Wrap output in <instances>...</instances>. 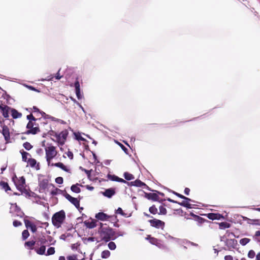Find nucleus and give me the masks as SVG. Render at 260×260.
Segmentation results:
<instances>
[{
	"instance_id": "obj_1",
	"label": "nucleus",
	"mask_w": 260,
	"mask_h": 260,
	"mask_svg": "<svg viewBox=\"0 0 260 260\" xmlns=\"http://www.w3.org/2000/svg\"><path fill=\"white\" fill-rule=\"evenodd\" d=\"M45 150L46 158L48 166H53V163L51 162V160L56 156L57 153L56 148L51 145H49L45 147Z\"/></svg>"
},
{
	"instance_id": "obj_2",
	"label": "nucleus",
	"mask_w": 260,
	"mask_h": 260,
	"mask_svg": "<svg viewBox=\"0 0 260 260\" xmlns=\"http://www.w3.org/2000/svg\"><path fill=\"white\" fill-rule=\"evenodd\" d=\"M65 218V213L61 211L56 213L52 217V220L54 225L59 228Z\"/></svg>"
},
{
	"instance_id": "obj_3",
	"label": "nucleus",
	"mask_w": 260,
	"mask_h": 260,
	"mask_svg": "<svg viewBox=\"0 0 260 260\" xmlns=\"http://www.w3.org/2000/svg\"><path fill=\"white\" fill-rule=\"evenodd\" d=\"M13 180L18 190L21 192L25 190V181L23 177H17L15 176L13 178Z\"/></svg>"
},
{
	"instance_id": "obj_4",
	"label": "nucleus",
	"mask_w": 260,
	"mask_h": 260,
	"mask_svg": "<svg viewBox=\"0 0 260 260\" xmlns=\"http://www.w3.org/2000/svg\"><path fill=\"white\" fill-rule=\"evenodd\" d=\"M114 232L110 229H103L101 232V238L107 242L111 239H114Z\"/></svg>"
},
{
	"instance_id": "obj_5",
	"label": "nucleus",
	"mask_w": 260,
	"mask_h": 260,
	"mask_svg": "<svg viewBox=\"0 0 260 260\" xmlns=\"http://www.w3.org/2000/svg\"><path fill=\"white\" fill-rule=\"evenodd\" d=\"M68 135V132L67 130L63 131L59 134H57L56 141L59 145H62L64 144Z\"/></svg>"
},
{
	"instance_id": "obj_6",
	"label": "nucleus",
	"mask_w": 260,
	"mask_h": 260,
	"mask_svg": "<svg viewBox=\"0 0 260 260\" xmlns=\"http://www.w3.org/2000/svg\"><path fill=\"white\" fill-rule=\"evenodd\" d=\"M2 127V133L4 137L6 143L10 142V137L9 128L6 125L1 126Z\"/></svg>"
},
{
	"instance_id": "obj_7",
	"label": "nucleus",
	"mask_w": 260,
	"mask_h": 260,
	"mask_svg": "<svg viewBox=\"0 0 260 260\" xmlns=\"http://www.w3.org/2000/svg\"><path fill=\"white\" fill-rule=\"evenodd\" d=\"M149 222L151 226L156 228L163 229L165 225V223L163 221L156 219L150 220Z\"/></svg>"
},
{
	"instance_id": "obj_8",
	"label": "nucleus",
	"mask_w": 260,
	"mask_h": 260,
	"mask_svg": "<svg viewBox=\"0 0 260 260\" xmlns=\"http://www.w3.org/2000/svg\"><path fill=\"white\" fill-rule=\"evenodd\" d=\"M0 109L2 112L3 115L5 118H8L9 115V113H11V108L7 106H3L0 105Z\"/></svg>"
},
{
	"instance_id": "obj_9",
	"label": "nucleus",
	"mask_w": 260,
	"mask_h": 260,
	"mask_svg": "<svg viewBox=\"0 0 260 260\" xmlns=\"http://www.w3.org/2000/svg\"><path fill=\"white\" fill-rule=\"evenodd\" d=\"M146 239L149 240V242L150 243H151L152 244L155 245L159 248L162 247L163 246V244L161 242V241H159L158 240H157L154 238L151 237L150 236H148L146 238Z\"/></svg>"
},
{
	"instance_id": "obj_10",
	"label": "nucleus",
	"mask_w": 260,
	"mask_h": 260,
	"mask_svg": "<svg viewBox=\"0 0 260 260\" xmlns=\"http://www.w3.org/2000/svg\"><path fill=\"white\" fill-rule=\"evenodd\" d=\"M65 197L66 199L74 204L76 207L78 208L79 206V201L77 198H73L69 194H67Z\"/></svg>"
},
{
	"instance_id": "obj_11",
	"label": "nucleus",
	"mask_w": 260,
	"mask_h": 260,
	"mask_svg": "<svg viewBox=\"0 0 260 260\" xmlns=\"http://www.w3.org/2000/svg\"><path fill=\"white\" fill-rule=\"evenodd\" d=\"M24 223L26 228L30 229L33 233H35L37 231V228L36 225L32 223L29 220L25 219Z\"/></svg>"
},
{
	"instance_id": "obj_12",
	"label": "nucleus",
	"mask_w": 260,
	"mask_h": 260,
	"mask_svg": "<svg viewBox=\"0 0 260 260\" xmlns=\"http://www.w3.org/2000/svg\"><path fill=\"white\" fill-rule=\"evenodd\" d=\"M207 216L209 219L211 220L224 219L223 216L218 213H209L207 214Z\"/></svg>"
},
{
	"instance_id": "obj_13",
	"label": "nucleus",
	"mask_w": 260,
	"mask_h": 260,
	"mask_svg": "<svg viewBox=\"0 0 260 260\" xmlns=\"http://www.w3.org/2000/svg\"><path fill=\"white\" fill-rule=\"evenodd\" d=\"M190 199L185 197L184 198V200H183L182 202L180 203L179 204L187 208H192L193 205L190 203Z\"/></svg>"
},
{
	"instance_id": "obj_14",
	"label": "nucleus",
	"mask_w": 260,
	"mask_h": 260,
	"mask_svg": "<svg viewBox=\"0 0 260 260\" xmlns=\"http://www.w3.org/2000/svg\"><path fill=\"white\" fill-rule=\"evenodd\" d=\"M10 212L11 213H15L16 212V214L17 216L21 215V212L20 209L18 207L17 205L16 204H11V207H10Z\"/></svg>"
},
{
	"instance_id": "obj_15",
	"label": "nucleus",
	"mask_w": 260,
	"mask_h": 260,
	"mask_svg": "<svg viewBox=\"0 0 260 260\" xmlns=\"http://www.w3.org/2000/svg\"><path fill=\"white\" fill-rule=\"evenodd\" d=\"M95 218L102 221H105L109 218V216L103 212H99L95 215Z\"/></svg>"
},
{
	"instance_id": "obj_16",
	"label": "nucleus",
	"mask_w": 260,
	"mask_h": 260,
	"mask_svg": "<svg viewBox=\"0 0 260 260\" xmlns=\"http://www.w3.org/2000/svg\"><path fill=\"white\" fill-rule=\"evenodd\" d=\"M27 165L31 167L39 169V166L37 164L36 160L32 158H28L27 160Z\"/></svg>"
},
{
	"instance_id": "obj_17",
	"label": "nucleus",
	"mask_w": 260,
	"mask_h": 260,
	"mask_svg": "<svg viewBox=\"0 0 260 260\" xmlns=\"http://www.w3.org/2000/svg\"><path fill=\"white\" fill-rule=\"evenodd\" d=\"M128 184L131 186H135L141 187L146 186V184L142 182L139 180H136L134 181H132L130 183H129Z\"/></svg>"
},
{
	"instance_id": "obj_18",
	"label": "nucleus",
	"mask_w": 260,
	"mask_h": 260,
	"mask_svg": "<svg viewBox=\"0 0 260 260\" xmlns=\"http://www.w3.org/2000/svg\"><path fill=\"white\" fill-rule=\"evenodd\" d=\"M74 135L75 136V139L77 140H78V141H86V139L82 137V135H84L87 136V137L90 138L88 135H86L84 134H81L79 132L74 133Z\"/></svg>"
},
{
	"instance_id": "obj_19",
	"label": "nucleus",
	"mask_w": 260,
	"mask_h": 260,
	"mask_svg": "<svg viewBox=\"0 0 260 260\" xmlns=\"http://www.w3.org/2000/svg\"><path fill=\"white\" fill-rule=\"evenodd\" d=\"M75 87L76 90V94L78 99H80L82 98V95L80 93V84L78 81H76L75 83Z\"/></svg>"
},
{
	"instance_id": "obj_20",
	"label": "nucleus",
	"mask_w": 260,
	"mask_h": 260,
	"mask_svg": "<svg viewBox=\"0 0 260 260\" xmlns=\"http://www.w3.org/2000/svg\"><path fill=\"white\" fill-rule=\"evenodd\" d=\"M115 193V191L112 188L107 189L103 192V194L108 198H111Z\"/></svg>"
},
{
	"instance_id": "obj_21",
	"label": "nucleus",
	"mask_w": 260,
	"mask_h": 260,
	"mask_svg": "<svg viewBox=\"0 0 260 260\" xmlns=\"http://www.w3.org/2000/svg\"><path fill=\"white\" fill-rule=\"evenodd\" d=\"M109 179L112 181H115L119 182L122 183H126V181L124 180V179L119 178L118 177L115 176V175H109L108 176Z\"/></svg>"
},
{
	"instance_id": "obj_22",
	"label": "nucleus",
	"mask_w": 260,
	"mask_h": 260,
	"mask_svg": "<svg viewBox=\"0 0 260 260\" xmlns=\"http://www.w3.org/2000/svg\"><path fill=\"white\" fill-rule=\"evenodd\" d=\"M52 166H55V167L60 168L62 170H63L64 171H66L67 172H70L69 169H68V168L67 166H64L61 162H57V163L53 164V165Z\"/></svg>"
},
{
	"instance_id": "obj_23",
	"label": "nucleus",
	"mask_w": 260,
	"mask_h": 260,
	"mask_svg": "<svg viewBox=\"0 0 260 260\" xmlns=\"http://www.w3.org/2000/svg\"><path fill=\"white\" fill-rule=\"evenodd\" d=\"M11 115L13 118H18L21 117L22 114L21 113L18 112L16 110L11 109Z\"/></svg>"
},
{
	"instance_id": "obj_24",
	"label": "nucleus",
	"mask_w": 260,
	"mask_h": 260,
	"mask_svg": "<svg viewBox=\"0 0 260 260\" xmlns=\"http://www.w3.org/2000/svg\"><path fill=\"white\" fill-rule=\"evenodd\" d=\"M85 223L87 227L90 229H92L96 226V221L95 220H92L91 221H86Z\"/></svg>"
},
{
	"instance_id": "obj_25",
	"label": "nucleus",
	"mask_w": 260,
	"mask_h": 260,
	"mask_svg": "<svg viewBox=\"0 0 260 260\" xmlns=\"http://www.w3.org/2000/svg\"><path fill=\"white\" fill-rule=\"evenodd\" d=\"M46 247L45 246H42L36 250V252L38 254L40 255L45 254Z\"/></svg>"
},
{
	"instance_id": "obj_26",
	"label": "nucleus",
	"mask_w": 260,
	"mask_h": 260,
	"mask_svg": "<svg viewBox=\"0 0 260 260\" xmlns=\"http://www.w3.org/2000/svg\"><path fill=\"white\" fill-rule=\"evenodd\" d=\"M21 154H22V160L24 161L27 162L28 158H31L30 155L26 152L23 151V152H21Z\"/></svg>"
},
{
	"instance_id": "obj_27",
	"label": "nucleus",
	"mask_w": 260,
	"mask_h": 260,
	"mask_svg": "<svg viewBox=\"0 0 260 260\" xmlns=\"http://www.w3.org/2000/svg\"><path fill=\"white\" fill-rule=\"evenodd\" d=\"M0 186L4 189L6 191L10 190V188L7 183L4 182H0Z\"/></svg>"
},
{
	"instance_id": "obj_28",
	"label": "nucleus",
	"mask_w": 260,
	"mask_h": 260,
	"mask_svg": "<svg viewBox=\"0 0 260 260\" xmlns=\"http://www.w3.org/2000/svg\"><path fill=\"white\" fill-rule=\"evenodd\" d=\"M8 143H6L5 140H3L2 139H0V150H4L6 148V144Z\"/></svg>"
},
{
	"instance_id": "obj_29",
	"label": "nucleus",
	"mask_w": 260,
	"mask_h": 260,
	"mask_svg": "<svg viewBox=\"0 0 260 260\" xmlns=\"http://www.w3.org/2000/svg\"><path fill=\"white\" fill-rule=\"evenodd\" d=\"M71 190L76 193H79L80 192V189L79 187V185L78 184L73 185L71 186Z\"/></svg>"
},
{
	"instance_id": "obj_30",
	"label": "nucleus",
	"mask_w": 260,
	"mask_h": 260,
	"mask_svg": "<svg viewBox=\"0 0 260 260\" xmlns=\"http://www.w3.org/2000/svg\"><path fill=\"white\" fill-rule=\"evenodd\" d=\"M219 228L221 229H224L226 228H229L230 226V224L226 222H221L219 224Z\"/></svg>"
},
{
	"instance_id": "obj_31",
	"label": "nucleus",
	"mask_w": 260,
	"mask_h": 260,
	"mask_svg": "<svg viewBox=\"0 0 260 260\" xmlns=\"http://www.w3.org/2000/svg\"><path fill=\"white\" fill-rule=\"evenodd\" d=\"M250 239L245 238L241 239L240 240L239 243L242 245L245 246L247 243H248L250 242Z\"/></svg>"
},
{
	"instance_id": "obj_32",
	"label": "nucleus",
	"mask_w": 260,
	"mask_h": 260,
	"mask_svg": "<svg viewBox=\"0 0 260 260\" xmlns=\"http://www.w3.org/2000/svg\"><path fill=\"white\" fill-rule=\"evenodd\" d=\"M124 177L127 180H131L134 179L133 175L129 173L125 172L124 174Z\"/></svg>"
},
{
	"instance_id": "obj_33",
	"label": "nucleus",
	"mask_w": 260,
	"mask_h": 260,
	"mask_svg": "<svg viewBox=\"0 0 260 260\" xmlns=\"http://www.w3.org/2000/svg\"><path fill=\"white\" fill-rule=\"evenodd\" d=\"M110 255V252L108 250H104L102 252L101 256L103 258H107Z\"/></svg>"
},
{
	"instance_id": "obj_34",
	"label": "nucleus",
	"mask_w": 260,
	"mask_h": 260,
	"mask_svg": "<svg viewBox=\"0 0 260 260\" xmlns=\"http://www.w3.org/2000/svg\"><path fill=\"white\" fill-rule=\"evenodd\" d=\"M39 132V128L38 127H32L31 129L28 131V134H36Z\"/></svg>"
},
{
	"instance_id": "obj_35",
	"label": "nucleus",
	"mask_w": 260,
	"mask_h": 260,
	"mask_svg": "<svg viewBox=\"0 0 260 260\" xmlns=\"http://www.w3.org/2000/svg\"><path fill=\"white\" fill-rule=\"evenodd\" d=\"M48 181L47 180H43L40 183V187L43 189H45L48 186Z\"/></svg>"
},
{
	"instance_id": "obj_36",
	"label": "nucleus",
	"mask_w": 260,
	"mask_h": 260,
	"mask_svg": "<svg viewBox=\"0 0 260 260\" xmlns=\"http://www.w3.org/2000/svg\"><path fill=\"white\" fill-rule=\"evenodd\" d=\"M55 253V249L54 247H50L48 248L46 254H45L46 255H49L53 254Z\"/></svg>"
},
{
	"instance_id": "obj_37",
	"label": "nucleus",
	"mask_w": 260,
	"mask_h": 260,
	"mask_svg": "<svg viewBox=\"0 0 260 260\" xmlns=\"http://www.w3.org/2000/svg\"><path fill=\"white\" fill-rule=\"evenodd\" d=\"M47 241L49 242L50 245H54L56 241L54 240L51 236H48L46 239Z\"/></svg>"
},
{
	"instance_id": "obj_38",
	"label": "nucleus",
	"mask_w": 260,
	"mask_h": 260,
	"mask_svg": "<svg viewBox=\"0 0 260 260\" xmlns=\"http://www.w3.org/2000/svg\"><path fill=\"white\" fill-rule=\"evenodd\" d=\"M108 247L110 250H113L116 249V246L114 242H110L108 244Z\"/></svg>"
},
{
	"instance_id": "obj_39",
	"label": "nucleus",
	"mask_w": 260,
	"mask_h": 260,
	"mask_svg": "<svg viewBox=\"0 0 260 260\" xmlns=\"http://www.w3.org/2000/svg\"><path fill=\"white\" fill-rule=\"evenodd\" d=\"M29 233L27 230H24L23 231L22 234V238L23 239L25 240L26 238H27L29 236Z\"/></svg>"
},
{
	"instance_id": "obj_40",
	"label": "nucleus",
	"mask_w": 260,
	"mask_h": 260,
	"mask_svg": "<svg viewBox=\"0 0 260 260\" xmlns=\"http://www.w3.org/2000/svg\"><path fill=\"white\" fill-rule=\"evenodd\" d=\"M24 147L27 150H30L32 148V146L28 142H25L23 144Z\"/></svg>"
},
{
	"instance_id": "obj_41",
	"label": "nucleus",
	"mask_w": 260,
	"mask_h": 260,
	"mask_svg": "<svg viewBox=\"0 0 260 260\" xmlns=\"http://www.w3.org/2000/svg\"><path fill=\"white\" fill-rule=\"evenodd\" d=\"M34 122L30 120V121H29L28 123H27L26 127L28 129H29V130L34 127Z\"/></svg>"
},
{
	"instance_id": "obj_42",
	"label": "nucleus",
	"mask_w": 260,
	"mask_h": 260,
	"mask_svg": "<svg viewBox=\"0 0 260 260\" xmlns=\"http://www.w3.org/2000/svg\"><path fill=\"white\" fill-rule=\"evenodd\" d=\"M255 255V254L254 251L252 250H250L248 253V256L250 258H253Z\"/></svg>"
},
{
	"instance_id": "obj_43",
	"label": "nucleus",
	"mask_w": 260,
	"mask_h": 260,
	"mask_svg": "<svg viewBox=\"0 0 260 260\" xmlns=\"http://www.w3.org/2000/svg\"><path fill=\"white\" fill-rule=\"evenodd\" d=\"M149 211L152 214H155L157 212V209L154 206H152L150 207Z\"/></svg>"
},
{
	"instance_id": "obj_44",
	"label": "nucleus",
	"mask_w": 260,
	"mask_h": 260,
	"mask_svg": "<svg viewBox=\"0 0 260 260\" xmlns=\"http://www.w3.org/2000/svg\"><path fill=\"white\" fill-rule=\"evenodd\" d=\"M159 211H160V213H161L162 214H165L167 213V210H166V208L163 206H160L159 207Z\"/></svg>"
},
{
	"instance_id": "obj_45",
	"label": "nucleus",
	"mask_w": 260,
	"mask_h": 260,
	"mask_svg": "<svg viewBox=\"0 0 260 260\" xmlns=\"http://www.w3.org/2000/svg\"><path fill=\"white\" fill-rule=\"evenodd\" d=\"M116 213L121 214L124 216H126V215L123 213L122 209L121 208H118L117 209V210L116 211Z\"/></svg>"
},
{
	"instance_id": "obj_46",
	"label": "nucleus",
	"mask_w": 260,
	"mask_h": 260,
	"mask_svg": "<svg viewBox=\"0 0 260 260\" xmlns=\"http://www.w3.org/2000/svg\"><path fill=\"white\" fill-rule=\"evenodd\" d=\"M55 182L58 184H62L63 183V178L61 177H58L55 179Z\"/></svg>"
},
{
	"instance_id": "obj_47",
	"label": "nucleus",
	"mask_w": 260,
	"mask_h": 260,
	"mask_svg": "<svg viewBox=\"0 0 260 260\" xmlns=\"http://www.w3.org/2000/svg\"><path fill=\"white\" fill-rule=\"evenodd\" d=\"M67 260H78L75 255H70L67 257Z\"/></svg>"
},
{
	"instance_id": "obj_48",
	"label": "nucleus",
	"mask_w": 260,
	"mask_h": 260,
	"mask_svg": "<svg viewBox=\"0 0 260 260\" xmlns=\"http://www.w3.org/2000/svg\"><path fill=\"white\" fill-rule=\"evenodd\" d=\"M35 244V242L32 241L27 242L25 243V245L28 247H31Z\"/></svg>"
},
{
	"instance_id": "obj_49",
	"label": "nucleus",
	"mask_w": 260,
	"mask_h": 260,
	"mask_svg": "<svg viewBox=\"0 0 260 260\" xmlns=\"http://www.w3.org/2000/svg\"><path fill=\"white\" fill-rule=\"evenodd\" d=\"M66 154L68 156V157H69L71 159H73V153L72 152L68 151L66 153Z\"/></svg>"
},
{
	"instance_id": "obj_50",
	"label": "nucleus",
	"mask_w": 260,
	"mask_h": 260,
	"mask_svg": "<svg viewBox=\"0 0 260 260\" xmlns=\"http://www.w3.org/2000/svg\"><path fill=\"white\" fill-rule=\"evenodd\" d=\"M27 118L30 121V120H31V121H35V118H34V117L32 116V115L31 114H30L29 115H27Z\"/></svg>"
},
{
	"instance_id": "obj_51",
	"label": "nucleus",
	"mask_w": 260,
	"mask_h": 260,
	"mask_svg": "<svg viewBox=\"0 0 260 260\" xmlns=\"http://www.w3.org/2000/svg\"><path fill=\"white\" fill-rule=\"evenodd\" d=\"M21 224V222L15 220L13 222V225L15 227L18 226L20 225Z\"/></svg>"
},
{
	"instance_id": "obj_52",
	"label": "nucleus",
	"mask_w": 260,
	"mask_h": 260,
	"mask_svg": "<svg viewBox=\"0 0 260 260\" xmlns=\"http://www.w3.org/2000/svg\"><path fill=\"white\" fill-rule=\"evenodd\" d=\"M48 134L50 136H55V137L56 138L57 133L53 131H51L48 133Z\"/></svg>"
},
{
	"instance_id": "obj_53",
	"label": "nucleus",
	"mask_w": 260,
	"mask_h": 260,
	"mask_svg": "<svg viewBox=\"0 0 260 260\" xmlns=\"http://www.w3.org/2000/svg\"><path fill=\"white\" fill-rule=\"evenodd\" d=\"M225 260H233V258L231 255H226L224 257Z\"/></svg>"
},
{
	"instance_id": "obj_54",
	"label": "nucleus",
	"mask_w": 260,
	"mask_h": 260,
	"mask_svg": "<svg viewBox=\"0 0 260 260\" xmlns=\"http://www.w3.org/2000/svg\"><path fill=\"white\" fill-rule=\"evenodd\" d=\"M46 241H47L46 239L44 238H42L40 239V242L42 244H45Z\"/></svg>"
},
{
	"instance_id": "obj_55",
	"label": "nucleus",
	"mask_w": 260,
	"mask_h": 260,
	"mask_svg": "<svg viewBox=\"0 0 260 260\" xmlns=\"http://www.w3.org/2000/svg\"><path fill=\"white\" fill-rule=\"evenodd\" d=\"M189 189L188 188H186L184 190V193L186 194V195H188L189 194Z\"/></svg>"
},
{
	"instance_id": "obj_56",
	"label": "nucleus",
	"mask_w": 260,
	"mask_h": 260,
	"mask_svg": "<svg viewBox=\"0 0 260 260\" xmlns=\"http://www.w3.org/2000/svg\"><path fill=\"white\" fill-rule=\"evenodd\" d=\"M86 188L89 190H92L94 189L93 187L89 185L86 186Z\"/></svg>"
},
{
	"instance_id": "obj_57",
	"label": "nucleus",
	"mask_w": 260,
	"mask_h": 260,
	"mask_svg": "<svg viewBox=\"0 0 260 260\" xmlns=\"http://www.w3.org/2000/svg\"><path fill=\"white\" fill-rule=\"evenodd\" d=\"M55 77H56V79L59 80V79H60L61 78V76H60L59 73H57V75H56Z\"/></svg>"
},
{
	"instance_id": "obj_58",
	"label": "nucleus",
	"mask_w": 260,
	"mask_h": 260,
	"mask_svg": "<svg viewBox=\"0 0 260 260\" xmlns=\"http://www.w3.org/2000/svg\"><path fill=\"white\" fill-rule=\"evenodd\" d=\"M118 144L120 145V146L121 147V148H122L123 150L125 151L126 148H125V147H124L122 144H120V143H118Z\"/></svg>"
},
{
	"instance_id": "obj_59",
	"label": "nucleus",
	"mask_w": 260,
	"mask_h": 260,
	"mask_svg": "<svg viewBox=\"0 0 260 260\" xmlns=\"http://www.w3.org/2000/svg\"><path fill=\"white\" fill-rule=\"evenodd\" d=\"M257 260H260V252L258 253L256 256Z\"/></svg>"
},
{
	"instance_id": "obj_60",
	"label": "nucleus",
	"mask_w": 260,
	"mask_h": 260,
	"mask_svg": "<svg viewBox=\"0 0 260 260\" xmlns=\"http://www.w3.org/2000/svg\"><path fill=\"white\" fill-rule=\"evenodd\" d=\"M33 109H34V112H39V110L38 109V108H37V107H33Z\"/></svg>"
},
{
	"instance_id": "obj_61",
	"label": "nucleus",
	"mask_w": 260,
	"mask_h": 260,
	"mask_svg": "<svg viewBox=\"0 0 260 260\" xmlns=\"http://www.w3.org/2000/svg\"><path fill=\"white\" fill-rule=\"evenodd\" d=\"M255 235L256 236H260V231H256L255 232Z\"/></svg>"
},
{
	"instance_id": "obj_62",
	"label": "nucleus",
	"mask_w": 260,
	"mask_h": 260,
	"mask_svg": "<svg viewBox=\"0 0 260 260\" xmlns=\"http://www.w3.org/2000/svg\"><path fill=\"white\" fill-rule=\"evenodd\" d=\"M176 194H177L178 197H180V198H182V199H184V198H185L184 196H182V195H181V194H179V193H176Z\"/></svg>"
},
{
	"instance_id": "obj_63",
	"label": "nucleus",
	"mask_w": 260,
	"mask_h": 260,
	"mask_svg": "<svg viewBox=\"0 0 260 260\" xmlns=\"http://www.w3.org/2000/svg\"><path fill=\"white\" fill-rule=\"evenodd\" d=\"M58 260H66V259L63 256H60L58 258Z\"/></svg>"
},
{
	"instance_id": "obj_64",
	"label": "nucleus",
	"mask_w": 260,
	"mask_h": 260,
	"mask_svg": "<svg viewBox=\"0 0 260 260\" xmlns=\"http://www.w3.org/2000/svg\"><path fill=\"white\" fill-rule=\"evenodd\" d=\"M228 242L229 243H232L233 244H234V242H235V240H228Z\"/></svg>"
}]
</instances>
